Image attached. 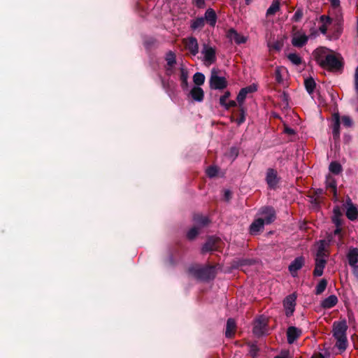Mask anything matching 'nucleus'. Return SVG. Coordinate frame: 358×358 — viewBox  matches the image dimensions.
<instances>
[{"mask_svg": "<svg viewBox=\"0 0 358 358\" xmlns=\"http://www.w3.org/2000/svg\"><path fill=\"white\" fill-rule=\"evenodd\" d=\"M313 56L317 63L324 69L333 71H339L343 69V57L330 49L318 48L314 51Z\"/></svg>", "mask_w": 358, "mask_h": 358, "instance_id": "nucleus-1", "label": "nucleus"}, {"mask_svg": "<svg viewBox=\"0 0 358 358\" xmlns=\"http://www.w3.org/2000/svg\"><path fill=\"white\" fill-rule=\"evenodd\" d=\"M348 326L345 320L334 322L333 333L336 340V346L341 352H343L347 348L346 331Z\"/></svg>", "mask_w": 358, "mask_h": 358, "instance_id": "nucleus-2", "label": "nucleus"}, {"mask_svg": "<svg viewBox=\"0 0 358 358\" xmlns=\"http://www.w3.org/2000/svg\"><path fill=\"white\" fill-rule=\"evenodd\" d=\"M327 241L324 240L320 241L316 255H315V266L313 271L314 276L320 277L322 275L324 268L327 264V259L328 254L325 250Z\"/></svg>", "mask_w": 358, "mask_h": 358, "instance_id": "nucleus-3", "label": "nucleus"}, {"mask_svg": "<svg viewBox=\"0 0 358 358\" xmlns=\"http://www.w3.org/2000/svg\"><path fill=\"white\" fill-rule=\"evenodd\" d=\"M189 272L201 280H209L215 277V269L213 267L191 266L189 268Z\"/></svg>", "mask_w": 358, "mask_h": 358, "instance_id": "nucleus-4", "label": "nucleus"}, {"mask_svg": "<svg viewBox=\"0 0 358 358\" xmlns=\"http://www.w3.org/2000/svg\"><path fill=\"white\" fill-rule=\"evenodd\" d=\"M193 221L195 226L191 228L187 234L189 240H193L199 234L200 228L206 226L209 222L208 218L201 215H195Z\"/></svg>", "mask_w": 358, "mask_h": 358, "instance_id": "nucleus-5", "label": "nucleus"}, {"mask_svg": "<svg viewBox=\"0 0 358 358\" xmlns=\"http://www.w3.org/2000/svg\"><path fill=\"white\" fill-rule=\"evenodd\" d=\"M201 55L203 62L206 66H210L216 61V50L214 47L207 43L202 45Z\"/></svg>", "mask_w": 358, "mask_h": 358, "instance_id": "nucleus-6", "label": "nucleus"}, {"mask_svg": "<svg viewBox=\"0 0 358 358\" xmlns=\"http://www.w3.org/2000/svg\"><path fill=\"white\" fill-rule=\"evenodd\" d=\"M209 83L210 88L214 90H223L227 85L225 78L218 76L215 69H213L211 71Z\"/></svg>", "mask_w": 358, "mask_h": 358, "instance_id": "nucleus-7", "label": "nucleus"}, {"mask_svg": "<svg viewBox=\"0 0 358 358\" xmlns=\"http://www.w3.org/2000/svg\"><path fill=\"white\" fill-rule=\"evenodd\" d=\"M259 218H263L265 224H270L275 219V212L272 207H263L258 213Z\"/></svg>", "mask_w": 358, "mask_h": 358, "instance_id": "nucleus-8", "label": "nucleus"}, {"mask_svg": "<svg viewBox=\"0 0 358 358\" xmlns=\"http://www.w3.org/2000/svg\"><path fill=\"white\" fill-rule=\"evenodd\" d=\"M308 41V36L301 31H297L292 34V44L296 48H301Z\"/></svg>", "mask_w": 358, "mask_h": 358, "instance_id": "nucleus-9", "label": "nucleus"}, {"mask_svg": "<svg viewBox=\"0 0 358 358\" xmlns=\"http://www.w3.org/2000/svg\"><path fill=\"white\" fill-rule=\"evenodd\" d=\"M296 299V295L292 294L288 295L283 301V306L287 317L291 316L295 310Z\"/></svg>", "mask_w": 358, "mask_h": 358, "instance_id": "nucleus-10", "label": "nucleus"}, {"mask_svg": "<svg viewBox=\"0 0 358 358\" xmlns=\"http://www.w3.org/2000/svg\"><path fill=\"white\" fill-rule=\"evenodd\" d=\"M185 48L193 55L196 56L199 52V43L195 37L190 36L184 39Z\"/></svg>", "mask_w": 358, "mask_h": 358, "instance_id": "nucleus-11", "label": "nucleus"}, {"mask_svg": "<svg viewBox=\"0 0 358 358\" xmlns=\"http://www.w3.org/2000/svg\"><path fill=\"white\" fill-rule=\"evenodd\" d=\"M227 38L231 41H234L236 44H243L247 41V38L240 35L234 29H229L227 34Z\"/></svg>", "mask_w": 358, "mask_h": 358, "instance_id": "nucleus-12", "label": "nucleus"}, {"mask_svg": "<svg viewBox=\"0 0 358 358\" xmlns=\"http://www.w3.org/2000/svg\"><path fill=\"white\" fill-rule=\"evenodd\" d=\"M165 59L166 62V73L170 76L173 73V67L176 64V54L171 50L167 52L165 56Z\"/></svg>", "mask_w": 358, "mask_h": 358, "instance_id": "nucleus-13", "label": "nucleus"}, {"mask_svg": "<svg viewBox=\"0 0 358 358\" xmlns=\"http://www.w3.org/2000/svg\"><path fill=\"white\" fill-rule=\"evenodd\" d=\"M305 263V259L302 256L297 257L295 258L289 266V271L292 275L295 277L297 271L300 270Z\"/></svg>", "mask_w": 358, "mask_h": 358, "instance_id": "nucleus-14", "label": "nucleus"}, {"mask_svg": "<svg viewBox=\"0 0 358 358\" xmlns=\"http://www.w3.org/2000/svg\"><path fill=\"white\" fill-rule=\"evenodd\" d=\"M256 90L257 89L255 87L250 85V86H248L246 87L242 88L240 90L236 99H237V102L238 103L239 106L241 108H243L242 105L247 96V94L249 93H251L252 92H255Z\"/></svg>", "mask_w": 358, "mask_h": 358, "instance_id": "nucleus-15", "label": "nucleus"}, {"mask_svg": "<svg viewBox=\"0 0 358 358\" xmlns=\"http://www.w3.org/2000/svg\"><path fill=\"white\" fill-rule=\"evenodd\" d=\"M301 334V330L295 327H289L287 330V338L289 344H292Z\"/></svg>", "mask_w": 358, "mask_h": 358, "instance_id": "nucleus-16", "label": "nucleus"}, {"mask_svg": "<svg viewBox=\"0 0 358 358\" xmlns=\"http://www.w3.org/2000/svg\"><path fill=\"white\" fill-rule=\"evenodd\" d=\"M319 20L322 24L319 27V31L321 34L325 35L327 32L328 27L332 22V19L328 15H322L320 17Z\"/></svg>", "mask_w": 358, "mask_h": 358, "instance_id": "nucleus-17", "label": "nucleus"}, {"mask_svg": "<svg viewBox=\"0 0 358 358\" xmlns=\"http://www.w3.org/2000/svg\"><path fill=\"white\" fill-rule=\"evenodd\" d=\"M264 225L263 218H257L250 226V233L252 235L257 234L264 229Z\"/></svg>", "mask_w": 358, "mask_h": 358, "instance_id": "nucleus-18", "label": "nucleus"}, {"mask_svg": "<svg viewBox=\"0 0 358 358\" xmlns=\"http://www.w3.org/2000/svg\"><path fill=\"white\" fill-rule=\"evenodd\" d=\"M266 332V324L263 320L259 319L256 320L254 327L253 333L257 336H262Z\"/></svg>", "mask_w": 358, "mask_h": 358, "instance_id": "nucleus-19", "label": "nucleus"}, {"mask_svg": "<svg viewBox=\"0 0 358 358\" xmlns=\"http://www.w3.org/2000/svg\"><path fill=\"white\" fill-rule=\"evenodd\" d=\"M347 259L348 260L349 265L354 266L357 265L358 263V248H350L347 254Z\"/></svg>", "mask_w": 358, "mask_h": 358, "instance_id": "nucleus-20", "label": "nucleus"}, {"mask_svg": "<svg viewBox=\"0 0 358 358\" xmlns=\"http://www.w3.org/2000/svg\"><path fill=\"white\" fill-rule=\"evenodd\" d=\"M266 180L269 187L274 188L278 183L276 171L274 169H269L266 173Z\"/></svg>", "mask_w": 358, "mask_h": 358, "instance_id": "nucleus-21", "label": "nucleus"}, {"mask_svg": "<svg viewBox=\"0 0 358 358\" xmlns=\"http://www.w3.org/2000/svg\"><path fill=\"white\" fill-rule=\"evenodd\" d=\"M203 17L204 18V22L206 21L210 26L215 27L217 22V15L213 9L208 8Z\"/></svg>", "mask_w": 358, "mask_h": 358, "instance_id": "nucleus-22", "label": "nucleus"}, {"mask_svg": "<svg viewBox=\"0 0 358 358\" xmlns=\"http://www.w3.org/2000/svg\"><path fill=\"white\" fill-rule=\"evenodd\" d=\"M192 99L197 102H201L204 97L203 90L198 86H194L190 91Z\"/></svg>", "mask_w": 358, "mask_h": 358, "instance_id": "nucleus-23", "label": "nucleus"}, {"mask_svg": "<svg viewBox=\"0 0 358 358\" xmlns=\"http://www.w3.org/2000/svg\"><path fill=\"white\" fill-rule=\"evenodd\" d=\"M338 303V298L336 295L332 294L325 298L321 301V306L323 308L329 309L335 306Z\"/></svg>", "mask_w": 358, "mask_h": 358, "instance_id": "nucleus-24", "label": "nucleus"}, {"mask_svg": "<svg viewBox=\"0 0 358 358\" xmlns=\"http://www.w3.org/2000/svg\"><path fill=\"white\" fill-rule=\"evenodd\" d=\"M332 133L335 138L340 136V115L338 113H334L333 115Z\"/></svg>", "mask_w": 358, "mask_h": 358, "instance_id": "nucleus-25", "label": "nucleus"}, {"mask_svg": "<svg viewBox=\"0 0 358 358\" xmlns=\"http://www.w3.org/2000/svg\"><path fill=\"white\" fill-rule=\"evenodd\" d=\"M358 215V210L355 206L351 202L348 203L346 209V216L350 220H355L357 219Z\"/></svg>", "mask_w": 358, "mask_h": 358, "instance_id": "nucleus-26", "label": "nucleus"}, {"mask_svg": "<svg viewBox=\"0 0 358 358\" xmlns=\"http://www.w3.org/2000/svg\"><path fill=\"white\" fill-rule=\"evenodd\" d=\"M217 239L213 237L209 238L202 247V252H207L216 249Z\"/></svg>", "mask_w": 358, "mask_h": 358, "instance_id": "nucleus-27", "label": "nucleus"}, {"mask_svg": "<svg viewBox=\"0 0 358 358\" xmlns=\"http://www.w3.org/2000/svg\"><path fill=\"white\" fill-rule=\"evenodd\" d=\"M236 327V324L235 320L232 318L228 319L227 322L225 336L227 338H231L234 334Z\"/></svg>", "mask_w": 358, "mask_h": 358, "instance_id": "nucleus-28", "label": "nucleus"}, {"mask_svg": "<svg viewBox=\"0 0 358 358\" xmlns=\"http://www.w3.org/2000/svg\"><path fill=\"white\" fill-rule=\"evenodd\" d=\"M304 85L307 92L312 95L316 86V83L313 78L305 79Z\"/></svg>", "mask_w": 358, "mask_h": 358, "instance_id": "nucleus-29", "label": "nucleus"}, {"mask_svg": "<svg viewBox=\"0 0 358 358\" xmlns=\"http://www.w3.org/2000/svg\"><path fill=\"white\" fill-rule=\"evenodd\" d=\"M205 24L204 18L203 17H197L193 20L191 22L190 27L193 30L201 29L203 27Z\"/></svg>", "mask_w": 358, "mask_h": 358, "instance_id": "nucleus-30", "label": "nucleus"}, {"mask_svg": "<svg viewBox=\"0 0 358 358\" xmlns=\"http://www.w3.org/2000/svg\"><path fill=\"white\" fill-rule=\"evenodd\" d=\"M280 9V3L278 0H274L266 10V15H274Z\"/></svg>", "mask_w": 358, "mask_h": 358, "instance_id": "nucleus-31", "label": "nucleus"}, {"mask_svg": "<svg viewBox=\"0 0 358 358\" xmlns=\"http://www.w3.org/2000/svg\"><path fill=\"white\" fill-rule=\"evenodd\" d=\"M193 81L196 86L199 87L204 83L205 76L202 73L196 72L193 76Z\"/></svg>", "mask_w": 358, "mask_h": 358, "instance_id": "nucleus-32", "label": "nucleus"}, {"mask_svg": "<svg viewBox=\"0 0 358 358\" xmlns=\"http://www.w3.org/2000/svg\"><path fill=\"white\" fill-rule=\"evenodd\" d=\"M329 169L334 174H339L342 171V166L339 163L332 162L329 165Z\"/></svg>", "mask_w": 358, "mask_h": 358, "instance_id": "nucleus-33", "label": "nucleus"}, {"mask_svg": "<svg viewBox=\"0 0 358 358\" xmlns=\"http://www.w3.org/2000/svg\"><path fill=\"white\" fill-rule=\"evenodd\" d=\"M287 58L294 65H299L302 62L301 57L296 53L289 54Z\"/></svg>", "mask_w": 358, "mask_h": 358, "instance_id": "nucleus-34", "label": "nucleus"}, {"mask_svg": "<svg viewBox=\"0 0 358 358\" xmlns=\"http://www.w3.org/2000/svg\"><path fill=\"white\" fill-rule=\"evenodd\" d=\"M327 285V280L325 279H322L316 286L315 294H322L325 290Z\"/></svg>", "mask_w": 358, "mask_h": 358, "instance_id": "nucleus-35", "label": "nucleus"}, {"mask_svg": "<svg viewBox=\"0 0 358 358\" xmlns=\"http://www.w3.org/2000/svg\"><path fill=\"white\" fill-rule=\"evenodd\" d=\"M326 185L327 187L331 188L334 193L336 194V182L334 178L330 176H327L326 178Z\"/></svg>", "mask_w": 358, "mask_h": 358, "instance_id": "nucleus-36", "label": "nucleus"}, {"mask_svg": "<svg viewBox=\"0 0 358 358\" xmlns=\"http://www.w3.org/2000/svg\"><path fill=\"white\" fill-rule=\"evenodd\" d=\"M333 221L336 226V229L334 230V235H338L340 236L339 239H341V229L340 228L341 222H340L339 219L337 217H334Z\"/></svg>", "mask_w": 358, "mask_h": 358, "instance_id": "nucleus-37", "label": "nucleus"}, {"mask_svg": "<svg viewBox=\"0 0 358 358\" xmlns=\"http://www.w3.org/2000/svg\"><path fill=\"white\" fill-rule=\"evenodd\" d=\"M206 172L208 176L210 178H213L217 175L218 170L216 166H210L207 168Z\"/></svg>", "mask_w": 358, "mask_h": 358, "instance_id": "nucleus-38", "label": "nucleus"}, {"mask_svg": "<svg viewBox=\"0 0 358 358\" xmlns=\"http://www.w3.org/2000/svg\"><path fill=\"white\" fill-rule=\"evenodd\" d=\"M303 15V12L302 9H297L295 13L294 14L292 20L294 22H299L301 20Z\"/></svg>", "mask_w": 358, "mask_h": 358, "instance_id": "nucleus-39", "label": "nucleus"}, {"mask_svg": "<svg viewBox=\"0 0 358 358\" xmlns=\"http://www.w3.org/2000/svg\"><path fill=\"white\" fill-rule=\"evenodd\" d=\"M231 94L229 91L224 92V94L220 98V104L223 107L226 106L227 100L230 96Z\"/></svg>", "mask_w": 358, "mask_h": 358, "instance_id": "nucleus-40", "label": "nucleus"}, {"mask_svg": "<svg viewBox=\"0 0 358 358\" xmlns=\"http://www.w3.org/2000/svg\"><path fill=\"white\" fill-rule=\"evenodd\" d=\"M282 70V68L278 66L275 69V80L279 83L282 82V77L281 75Z\"/></svg>", "mask_w": 358, "mask_h": 358, "instance_id": "nucleus-41", "label": "nucleus"}, {"mask_svg": "<svg viewBox=\"0 0 358 358\" xmlns=\"http://www.w3.org/2000/svg\"><path fill=\"white\" fill-rule=\"evenodd\" d=\"M241 115L240 117L238 118L236 122L238 125H241L245 120V111L243 108H241Z\"/></svg>", "mask_w": 358, "mask_h": 358, "instance_id": "nucleus-42", "label": "nucleus"}, {"mask_svg": "<svg viewBox=\"0 0 358 358\" xmlns=\"http://www.w3.org/2000/svg\"><path fill=\"white\" fill-rule=\"evenodd\" d=\"M342 122L344 126L350 127L352 125V120L349 116H343L342 117Z\"/></svg>", "mask_w": 358, "mask_h": 358, "instance_id": "nucleus-43", "label": "nucleus"}, {"mask_svg": "<svg viewBox=\"0 0 358 358\" xmlns=\"http://www.w3.org/2000/svg\"><path fill=\"white\" fill-rule=\"evenodd\" d=\"M329 1L331 6L336 10V11L340 13V0H329Z\"/></svg>", "mask_w": 358, "mask_h": 358, "instance_id": "nucleus-44", "label": "nucleus"}, {"mask_svg": "<svg viewBox=\"0 0 358 358\" xmlns=\"http://www.w3.org/2000/svg\"><path fill=\"white\" fill-rule=\"evenodd\" d=\"M180 80L188 79L187 70L183 66H180Z\"/></svg>", "mask_w": 358, "mask_h": 358, "instance_id": "nucleus-45", "label": "nucleus"}, {"mask_svg": "<svg viewBox=\"0 0 358 358\" xmlns=\"http://www.w3.org/2000/svg\"><path fill=\"white\" fill-rule=\"evenodd\" d=\"M258 348L255 344H252L250 346V354L252 357H255L257 354Z\"/></svg>", "mask_w": 358, "mask_h": 358, "instance_id": "nucleus-46", "label": "nucleus"}, {"mask_svg": "<svg viewBox=\"0 0 358 358\" xmlns=\"http://www.w3.org/2000/svg\"><path fill=\"white\" fill-rule=\"evenodd\" d=\"M355 89L358 94V66L356 68L355 73Z\"/></svg>", "mask_w": 358, "mask_h": 358, "instance_id": "nucleus-47", "label": "nucleus"}, {"mask_svg": "<svg viewBox=\"0 0 358 358\" xmlns=\"http://www.w3.org/2000/svg\"><path fill=\"white\" fill-rule=\"evenodd\" d=\"M236 104L237 103L235 101L231 100V101H229V102H227L226 106H224L223 107L224 108V109L228 110L231 107L236 106Z\"/></svg>", "mask_w": 358, "mask_h": 358, "instance_id": "nucleus-48", "label": "nucleus"}, {"mask_svg": "<svg viewBox=\"0 0 358 358\" xmlns=\"http://www.w3.org/2000/svg\"><path fill=\"white\" fill-rule=\"evenodd\" d=\"M281 47H282V45L278 41L273 43L271 45V48L276 50L277 51H280L281 49Z\"/></svg>", "mask_w": 358, "mask_h": 358, "instance_id": "nucleus-49", "label": "nucleus"}, {"mask_svg": "<svg viewBox=\"0 0 358 358\" xmlns=\"http://www.w3.org/2000/svg\"><path fill=\"white\" fill-rule=\"evenodd\" d=\"M196 6L199 8H202L203 7L204 4H205V2H204V0H194Z\"/></svg>", "mask_w": 358, "mask_h": 358, "instance_id": "nucleus-50", "label": "nucleus"}, {"mask_svg": "<svg viewBox=\"0 0 358 358\" xmlns=\"http://www.w3.org/2000/svg\"><path fill=\"white\" fill-rule=\"evenodd\" d=\"M187 80L188 79H185V80H180L181 81V87L182 88L185 90L187 89L188 87V82H187Z\"/></svg>", "mask_w": 358, "mask_h": 358, "instance_id": "nucleus-51", "label": "nucleus"}, {"mask_svg": "<svg viewBox=\"0 0 358 358\" xmlns=\"http://www.w3.org/2000/svg\"><path fill=\"white\" fill-rule=\"evenodd\" d=\"M231 192L230 190L226 189L224 191V198L226 200H227V201L229 200L231 198Z\"/></svg>", "mask_w": 358, "mask_h": 358, "instance_id": "nucleus-52", "label": "nucleus"}, {"mask_svg": "<svg viewBox=\"0 0 358 358\" xmlns=\"http://www.w3.org/2000/svg\"><path fill=\"white\" fill-rule=\"evenodd\" d=\"M352 268L353 274L358 278V264L354 266H351Z\"/></svg>", "mask_w": 358, "mask_h": 358, "instance_id": "nucleus-53", "label": "nucleus"}, {"mask_svg": "<svg viewBox=\"0 0 358 358\" xmlns=\"http://www.w3.org/2000/svg\"><path fill=\"white\" fill-rule=\"evenodd\" d=\"M285 132L286 134H294V130L292 128H289V127H286L285 129Z\"/></svg>", "mask_w": 358, "mask_h": 358, "instance_id": "nucleus-54", "label": "nucleus"}, {"mask_svg": "<svg viewBox=\"0 0 358 358\" xmlns=\"http://www.w3.org/2000/svg\"><path fill=\"white\" fill-rule=\"evenodd\" d=\"M311 358H324V357L321 353H315Z\"/></svg>", "mask_w": 358, "mask_h": 358, "instance_id": "nucleus-55", "label": "nucleus"}, {"mask_svg": "<svg viewBox=\"0 0 358 358\" xmlns=\"http://www.w3.org/2000/svg\"><path fill=\"white\" fill-rule=\"evenodd\" d=\"M317 35V30H311L310 36H313V37H315Z\"/></svg>", "mask_w": 358, "mask_h": 358, "instance_id": "nucleus-56", "label": "nucleus"}, {"mask_svg": "<svg viewBox=\"0 0 358 358\" xmlns=\"http://www.w3.org/2000/svg\"><path fill=\"white\" fill-rule=\"evenodd\" d=\"M247 264H248V261L247 260H243V263L241 264V265Z\"/></svg>", "mask_w": 358, "mask_h": 358, "instance_id": "nucleus-57", "label": "nucleus"}, {"mask_svg": "<svg viewBox=\"0 0 358 358\" xmlns=\"http://www.w3.org/2000/svg\"><path fill=\"white\" fill-rule=\"evenodd\" d=\"M247 5L250 4V0H245Z\"/></svg>", "mask_w": 358, "mask_h": 358, "instance_id": "nucleus-58", "label": "nucleus"}, {"mask_svg": "<svg viewBox=\"0 0 358 358\" xmlns=\"http://www.w3.org/2000/svg\"><path fill=\"white\" fill-rule=\"evenodd\" d=\"M322 189H318V193H321L322 192Z\"/></svg>", "mask_w": 358, "mask_h": 358, "instance_id": "nucleus-59", "label": "nucleus"}, {"mask_svg": "<svg viewBox=\"0 0 358 358\" xmlns=\"http://www.w3.org/2000/svg\"><path fill=\"white\" fill-rule=\"evenodd\" d=\"M348 319L350 320L351 317H350V315H349V317H348Z\"/></svg>", "mask_w": 358, "mask_h": 358, "instance_id": "nucleus-60", "label": "nucleus"}]
</instances>
